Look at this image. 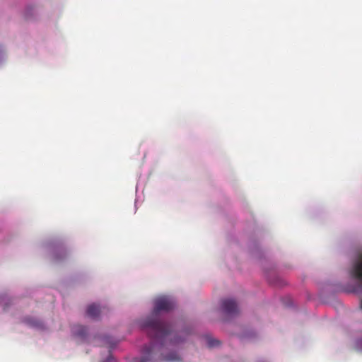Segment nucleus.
I'll return each mask as SVG.
<instances>
[{
    "label": "nucleus",
    "mask_w": 362,
    "mask_h": 362,
    "mask_svg": "<svg viewBox=\"0 0 362 362\" xmlns=\"http://www.w3.org/2000/svg\"><path fill=\"white\" fill-rule=\"evenodd\" d=\"M220 342L218 340L211 338L207 339V345L209 347H214L219 345Z\"/></svg>",
    "instance_id": "6"
},
{
    "label": "nucleus",
    "mask_w": 362,
    "mask_h": 362,
    "mask_svg": "<svg viewBox=\"0 0 362 362\" xmlns=\"http://www.w3.org/2000/svg\"><path fill=\"white\" fill-rule=\"evenodd\" d=\"M100 313V309L98 305L93 303L88 306L86 313L91 318H96Z\"/></svg>",
    "instance_id": "2"
},
{
    "label": "nucleus",
    "mask_w": 362,
    "mask_h": 362,
    "mask_svg": "<svg viewBox=\"0 0 362 362\" xmlns=\"http://www.w3.org/2000/svg\"><path fill=\"white\" fill-rule=\"evenodd\" d=\"M66 255V252L64 249H61L57 253H56L54 259L56 260H61Z\"/></svg>",
    "instance_id": "5"
},
{
    "label": "nucleus",
    "mask_w": 362,
    "mask_h": 362,
    "mask_svg": "<svg viewBox=\"0 0 362 362\" xmlns=\"http://www.w3.org/2000/svg\"><path fill=\"white\" fill-rule=\"evenodd\" d=\"M103 362H115V359L112 357L111 355H110L107 360L105 361H103Z\"/></svg>",
    "instance_id": "7"
},
{
    "label": "nucleus",
    "mask_w": 362,
    "mask_h": 362,
    "mask_svg": "<svg viewBox=\"0 0 362 362\" xmlns=\"http://www.w3.org/2000/svg\"><path fill=\"white\" fill-rule=\"evenodd\" d=\"M26 322L28 324H29L30 325H31L33 327H37V328H42L43 327L42 323L40 321H39V320H27Z\"/></svg>",
    "instance_id": "4"
},
{
    "label": "nucleus",
    "mask_w": 362,
    "mask_h": 362,
    "mask_svg": "<svg viewBox=\"0 0 362 362\" xmlns=\"http://www.w3.org/2000/svg\"><path fill=\"white\" fill-rule=\"evenodd\" d=\"M74 332L78 337H83L87 333V329L83 326H76L74 327Z\"/></svg>",
    "instance_id": "3"
},
{
    "label": "nucleus",
    "mask_w": 362,
    "mask_h": 362,
    "mask_svg": "<svg viewBox=\"0 0 362 362\" xmlns=\"http://www.w3.org/2000/svg\"><path fill=\"white\" fill-rule=\"evenodd\" d=\"M223 311L228 315H233L238 313V307L237 303L233 299H224L221 303Z\"/></svg>",
    "instance_id": "1"
}]
</instances>
